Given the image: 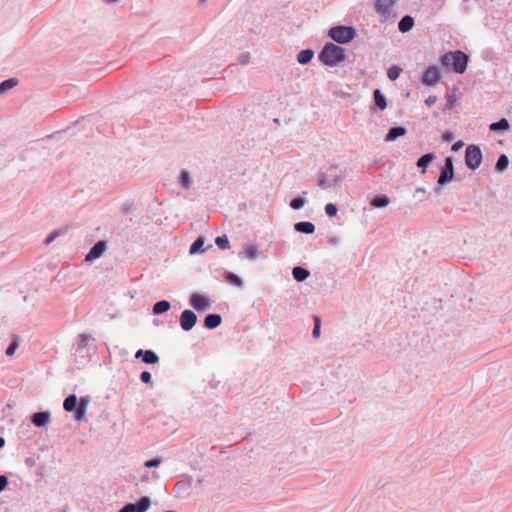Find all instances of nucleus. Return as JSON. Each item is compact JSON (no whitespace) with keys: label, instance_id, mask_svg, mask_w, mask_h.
I'll list each match as a JSON object with an SVG mask.
<instances>
[{"label":"nucleus","instance_id":"a211bd4d","mask_svg":"<svg viewBox=\"0 0 512 512\" xmlns=\"http://www.w3.org/2000/svg\"><path fill=\"white\" fill-rule=\"evenodd\" d=\"M435 159L433 153L423 155L417 161V166L422 169V173H425L427 166Z\"/></svg>","mask_w":512,"mask_h":512},{"label":"nucleus","instance_id":"1a4fd4ad","mask_svg":"<svg viewBox=\"0 0 512 512\" xmlns=\"http://www.w3.org/2000/svg\"><path fill=\"white\" fill-rule=\"evenodd\" d=\"M454 177V168H453V162L451 158H446L445 160V167L443 168L439 178H438V184L444 185L448 182H450Z\"/></svg>","mask_w":512,"mask_h":512},{"label":"nucleus","instance_id":"412c9836","mask_svg":"<svg viewBox=\"0 0 512 512\" xmlns=\"http://www.w3.org/2000/svg\"><path fill=\"white\" fill-rule=\"evenodd\" d=\"M314 56V52L310 49H305L299 52L297 56V60L300 64L309 63Z\"/></svg>","mask_w":512,"mask_h":512},{"label":"nucleus","instance_id":"473e14b6","mask_svg":"<svg viewBox=\"0 0 512 512\" xmlns=\"http://www.w3.org/2000/svg\"><path fill=\"white\" fill-rule=\"evenodd\" d=\"M225 278L229 283L234 284L236 286H240L242 284L241 279L231 272L226 273Z\"/></svg>","mask_w":512,"mask_h":512},{"label":"nucleus","instance_id":"b1692460","mask_svg":"<svg viewBox=\"0 0 512 512\" xmlns=\"http://www.w3.org/2000/svg\"><path fill=\"white\" fill-rule=\"evenodd\" d=\"M170 309V303L166 300L157 302L153 307L154 314H162Z\"/></svg>","mask_w":512,"mask_h":512},{"label":"nucleus","instance_id":"423d86ee","mask_svg":"<svg viewBox=\"0 0 512 512\" xmlns=\"http://www.w3.org/2000/svg\"><path fill=\"white\" fill-rule=\"evenodd\" d=\"M190 305L197 311H205L211 307V301L206 295L195 293L190 297Z\"/></svg>","mask_w":512,"mask_h":512},{"label":"nucleus","instance_id":"bb28decb","mask_svg":"<svg viewBox=\"0 0 512 512\" xmlns=\"http://www.w3.org/2000/svg\"><path fill=\"white\" fill-rule=\"evenodd\" d=\"M402 69L397 66L393 65L388 69L387 76L390 80L395 81L401 74Z\"/></svg>","mask_w":512,"mask_h":512},{"label":"nucleus","instance_id":"f03ea898","mask_svg":"<svg viewBox=\"0 0 512 512\" xmlns=\"http://www.w3.org/2000/svg\"><path fill=\"white\" fill-rule=\"evenodd\" d=\"M468 57L462 51H454L445 54L442 57V64L447 68L453 69L456 73H463L467 68Z\"/></svg>","mask_w":512,"mask_h":512},{"label":"nucleus","instance_id":"c756f323","mask_svg":"<svg viewBox=\"0 0 512 512\" xmlns=\"http://www.w3.org/2000/svg\"><path fill=\"white\" fill-rule=\"evenodd\" d=\"M508 164H509L508 157L503 154L497 160L496 169L499 172H502V171H504L508 167Z\"/></svg>","mask_w":512,"mask_h":512},{"label":"nucleus","instance_id":"5701e85b","mask_svg":"<svg viewBox=\"0 0 512 512\" xmlns=\"http://www.w3.org/2000/svg\"><path fill=\"white\" fill-rule=\"evenodd\" d=\"M63 407L68 412H72L73 410H75L76 407H77V397H76V395L68 396L64 400V402H63Z\"/></svg>","mask_w":512,"mask_h":512},{"label":"nucleus","instance_id":"c03bdc74","mask_svg":"<svg viewBox=\"0 0 512 512\" xmlns=\"http://www.w3.org/2000/svg\"><path fill=\"white\" fill-rule=\"evenodd\" d=\"M462 146H463V142L462 141H457V142H455L452 145V150L453 151H458Z\"/></svg>","mask_w":512,"mask_h":512},{"label":"nucleus","instance_id":"f257e3e1","mask_svg":"<svg viewBox=\"0 0 512 512\" xmlns=\"http://www.w3.org/2000/svg\"><path fill=\"white\" fill-rule=\"evenodd\" d=\"M319 59L325 65L334 66L345 59V50L332 43L326 44L319 54Z\"/></svg>","mask_w":512,"mask_h":512},{"label":"nucleus","instance_id":"f8f14e48","mask_svg":"<svg viewBox=\"0 0 512 512\" xmlns=\"http://www.w3.org/2000/svg\"><path fill=\"white\" fill-rule=\"evenodd\" d=\"M135 357L141 358L147 364H154L159 361V357L152 350H138Z\"/></svg>","mask_w":512,"mask_h":512},{"label":"nucleus","instance_id":"4c0bfd02","mask_svg":"<svg viewBox=\"0 0 512 512\" xmlns=\"http://www.w3.org/2000/svg\"><path fill=\"white\" fill-rule=\"evenodd\" d=\"M305 204V200L302 199V198H294L291 203H290V206L293 208V209H300L304 206Z\"/></svg>","mask_w":512,"mask_h":512},{"label":"nucleus","instance_id":"7ed1b4c3","mask_svg":"<svg viewBox=\"0 0 512 512\" xmlns=\"http://www.w3.org/2000/svg\"><path fill=\"white\" fill-rule=\"evenodd\" d=\"M355 35V30L346 26L333 27L329 31V36L338 43H348L354 39Z\"/></svg>","mask_w":512,"mask_h":512},{"label":"nucleus","instance_id":"6e6552de","mask_svg":"<svg viewBox=\"0 0 512 512\" xmlns=\"http://www.w3.org/2000/svg\"><path fill=\"white\" fill-rule=\"evenodd\" d=\"M197 322L196 314L191 310H184L180 316V326L183 330H191Z\"/></svg>","mask_w":512,"mask_h":512},{"label":"nucleus","instance_id":"6ab92c4d","mask_svg":"<svg viewBox=\"0 0 512 512\" xmlns=\"http://www.w3.org/2000/svg\"><path fill=\"white\" fill-rule=\"evenodd\" d=\"M295 230L301 233L311 234L315 231V226L311 222H298L295 224Z\"/></svg>","mask_w":512,"mask_h":512},{"label":"nucleus","instance_id":"a878e982","mask_svg":"<svg viewBox=\"0 0 512 512\" xmlns=\"http://www.w3.org/2000/svg\"><path fill=\"white\" fill-rule=\"evenodd\" d=\"M18 84V80L16 78H10L2 83H0V94L12 89Z\"/></svg>","mask_w":512,"mask_h":512},{"label":"nucleus","instance_id":"4be33fe9","mask_svg":"<svg viewBox=\"0 0 512 512\" xmlns=\"http://www.w3.org/2000/svg\"><path fill=\"white\" fill-rule=\"evenodd\" d=\"M373 96H374V101H375L376 105L378 106V108L380 110H385L387 108V102H386L384 95L380 92V90L376 89L373 93Z\"/></svg>","mask_w":512,"mask_h":512},{"label":"nucleus","instance_id":"e433bc0d","mask_svg":"<svg viewBox=\"0 0 512 512\" xmlns=\"http://www.w3.org/2000/svg\"><path fill=\"white\" fill-rule=\"evenodd\" d=\"M181 182H182V185L185 188H188L190 186L191 179H190L189 173L187 171H182V173H181Z\"/></svg>","mask_w":512,"mask_h":512},{"label":"nucleus","instance_id":"ea45409f","mask_svg":"<svg viewBox=\"0 0 512 512\" xmlns=\"http://www.w3.org/2000/svg\"><path fill=\"white\" fill-rule=\"evenodd\" d=\"M140 379L144 383H150L151 382V374L148 371H144L140 375Z\"/></svg>","mask_w":512,"mask_h":512},{"label":"nucleus","instance_id":"c9c22d12","mask_svg":"<svg viewBox=\"0 0 512 512\" xmlns=\"http://www.w3.org/2000/svg\"><path fill=\"white\" fill-rule=\"evenodd\" d=\"M19 347V339L16 338L12 341V343L9 345V347L6 350V354L8 356L14 355L16 349Z\"/></svg>","mask_w":512,"mask_h":512},{"label":"nucleus","instance_id":"f3484780","mask_svg":"<svg viewBox=\"0 0 512 512\" xmlns=\"http://www.w3.org/2000/svg\"><path fill=\"white\" fill-rule=\"evenodd\" d=\"M413 25L414 19L411 16L406 15L400 20L398 28L401 32L405 33L411 30Z\"/></svg>","mask_w":512,"mask_h":512},{"label":"nucleus","instance_id":"aec40b11","mask_svg":"<svg viewBox=\"0 0 512 512\" xmlns=\"http://www.w3.org/2000/svg\"><path fill=\"white\" fill-rule=\"evenodd\" d=\"M293 277L297 281H304L310 275L309 271L303 267L297 266L293 268L292 271Z\"/></svg>","mask_w":512,"mask_h":512},{"label":"nucleus","instance_id":"7c9ffc66","mask_svg":"<svg viewBox=\"0 0 512 512\" xmlns=\"http://www.w3.org/2000/svg\"><path fill=\"white\" fill-rule=\"evenodd\" d=\"M203 245H204V239L197 238L190 247V254H195L199 251H203V249H202Z\"/></svg>","mask_w":512,"mask_h":512},{"label":"nucleus","instance_id":"39448f33","mask_svg":"<svg viewBox=\"0 0 512 512\" xmlns=\"http://www.w3.org/2000/svg\"><path fill=\"white\" fill-rule=\"evenodd\" d=\"M396 0H376V12L379 14L380 21L385 22L391 16Z\"/></svg>","mask_w":512,"mask_h":512},{"label":"nucleus","instance_id":"dca6fc26","mask_svg":"<svg viewBox=\"0 0 512 512\" xmlns=\"http://www.w3.org/2000/svg\"><path fill=\"white\" fill-rule=\"evenodd\" d=\"M88 402L84 398L80 399V403L76 409L75 419L77 421H83L87 412Z\"/></svg>","mask_w":512,"mask_h":512},{"label":"nucleus","instance_id":"2f4dec72","mask_svg":"<svg viewBox=\"0 0 512 512\" xmlns=\"http://www.w3.org/2000/svg\"><path fill=\"white\" fill-rule=\"evenodd\" d=\"M216 245L221 249H228L230 247L227 236H219L215 240Z\"/></svg>","mask_w":512,"mask_h":512},{"label":"nucleus","instance_id":"a19ab883","mask_svg":"<svg viewBox=\"0 0 512 512\" xmlns=\"http://www.w3.org/2000/svg\"><path fill=\"white\" fill-rule=\"evenodd\" d=\"M160 460L159 459H152V460H149L145 463V466L147 468H152V467H157L160 465Z\"/></svg>","mask_w":512,"mask_h":512},{"label":"nucleus","instance_id":"393cba45","mask_svg":"<svg viewBox=\"0 0 512 512\" xmlns=\"http://www.w3.org/2000/svg\"><path fill=\"white\" fill-rule=\"evenodd\" d=\"M389 203H390V199L386 195L377 196L371 202L372 206H374L376 208L388 206Z\"/></svg>","mask_w":512,"mask_h":512},{"label":"nucleus","instance_id":"20e7f679","mask_svg":"<svg viewBox=\"0 0 512 512\" xmlns=\"http://www.w3.org/2000/svg\"><path fill=\"white\" fill-rule=\"evenodd\" d=\"M482 162V152L476 145H469L465 151V163L472 169L476 170Z\"/></svg>","mask_w":512,"mask_h":512},{"label":"nucleus","instance_id":"2eb2a0df","mask_svg":"<svg viewBox=\"0 0 512 512\" xmlns=\"http://www.w3.org/2000/svg\"><path fill=\"white\" fill-rule=\"evenodd\" d=\"M406 129L403 128V127H394L392 129L389 130V132L387 133L386 137H385V141L387 142H390V141H394L396 138L400 137V136H404L406 134Z\"/></svg>","mask_w":512,"mask_h":512},{"label":"nucleus","instance_id":"a18cd8bd","mask_svg":"<svg viewBox=\"0 0 512 512\" xmlns=\"http://www.w3.org/2000/svg\"><path fill=\"white\" fill-rule=\"evenodd\" d=\"M4 444H5V440L2 437H0V448L3 447Z\"/></svg>","mask_w":512,"mask_h":512},{"label":"nucleus","instance_id":"c85d7f7f","mask_svg":"<svg viewBox=\"0 0 512 512\" xmlns=\"http://www.w3.org/2000/svg\"><path fill=\"white\" fill-rule=\"evenodd\" d=\"M509 128V123L506 119H501L498 122L492 123L490 125V130L497 131V130H507Z\"/></svg>","mask_w":512,"mask_h":512},{"label":"nucleus","instance_id":"72a5a7b5","mask_svg":"<svg viewBox=\"0 0 512 512\" xmlns=\"http://www.w3.org/2000/svg\"><path fill=\"white\" fill-rule=\"evenodd\" d=\"M66 232L65 229H61V230H56V231H53L52 233H50L48 235V237L45 239V244L46 245H49L51 242L54 241L55 238H57L58 236L60 235H63L64 233Z\"/></svg>","mask_w":512,"mask_h":512},{"label":"nucleus","instance_id":"f704fd0d","mask_svg":"<svg viewBox=\"0 0 512 512\" xmlns=\"http://www.w3.org/2000/svg\"><path fill=\"white\" fill-rule=\"evenodd\" d=\"M325 212L329 217H334L338 212L337 206L333 203H328L325 206Z\"/></svg>","mask_w":512,"mask_h":512},{"label":"nucleus","instance_id":"9d476101","mask_svg":"<svg viewBox=\"0 0 512 512\" xmlns=\"http://www.w3.org/2000/svg\"><path fill=\"white\" fill-rule=\"evenodd\" d=\"M440 73L437 67H429L423 74L422 82L428 86H434L440 81Z\"/></svg>","mask_w":512,"mask_h":512},{"label":"nucleus","instance_id":"0eeeda50","mask_svg":"<svg viewBox=\"0 0 512 512\" xmlns=\"http://www.w3.org/2000/svg\"><path fill=\"white\" fill-rule=\"evenodd\" d=\"M151 501L148 497H142L137 503H129L120 512H145L149 509Z\"/></svg>","mask_w":512,"mask_h":512},{"label":"nucleus","instance_id":"ddd939ff","mask_svg":"<svg viewBox=\"0 0 512 512\" xmlns=\"http://www.w3.org/2000/svg\"><path fill=\"white\" fill-rule=\"evenodd\" d=\"M50 416L49 412L34 413L32 416V423L37 427L45 426L50 422Z\"/></svg>","mask_w":512,"mask_h":512},{"label":"nucleus","instance_id":"4468645a","mask_svg":"<svg viewBox=\"0 0 512 512\" xmlns=\"http://www.w3.org/2000/svg\"><path fill=\"white\" fill-rule=\"evenodd\" d=\"M222 322V318L219 314H209L205 317L204 325L208 329H214L218 327Z\"/></svg>","mask_w":512,"mask_h":512},{"label":"nucleus","instance_id":"79ce46f5","mask_svg":"<svg viewBox=\"0 0 512 512\" xmlns=\"http://www.w3.org/2000/svg\"><path fill=\"white\" fill-rule=\"evenodd\" d=\"M7 485H8L7 477L4 475H1L0 476V492L3 491Z\"/></svg>","mask_w":512,"mask_h":512},{"label":"nucleus","instance_id":"37998d69","mask_svg":"<svg viewBox=\"0 0 512 512\" xmlns=\"http://www.w3.org/2000/svg\"><path fill=\"white\" fill-rule=\"evenodd\" d=\"M436 101H437V97L434 95H431L426 98L425 103L427 106L430 107V106L434 105L436 103Z\"/></svg>","mask_w":512,"mask_h":512},{"label":"nucleus","instance_id":"cd10ccee","mask_svg":"<svg viewBox=\"0 0 512 512\" xmlns=\"http://www.w3.org/2000/svg\"><path fill=\"white\" fill-rule=\"evenodd\" d=\"M246 257L250 260H254L258 257L259 251L256 245H249L245 248Z\"/></svg>","mask_w":512,"mask_h":512},{"label":"nucleus","instance_id":"58836bf2","mask_svg":"<svg viewBox=\"0 0 512 512\" xmlns=\"http://www.w3.org/2000/svg\"><path fill=\"white\" fill-rule=\"evenodd\" d=\"M314 321H315V326H314L312 334L315 338H317L320 336V322H321L320 317H315Z\"/></svg>","mask_w":512,"mask_h":512},{"label":"nucleus","instance_id":"9b49d317","mask_svg":"<svg viewBox=\"0 0 512 512\" xmlns=\"http://www.w3.org/2000/svg\"><path fill=\"white\" fill-rule=\"evenodd\" d=\"M106 242L104 241H99L97 242L92 248L91 250L89 251V253L86 255V260L87 261H92L94 259H97L99 258L100 256H102V254L106 251Z\"/></svg>","mask_w":512,"mask_h":512}]
</instances>
